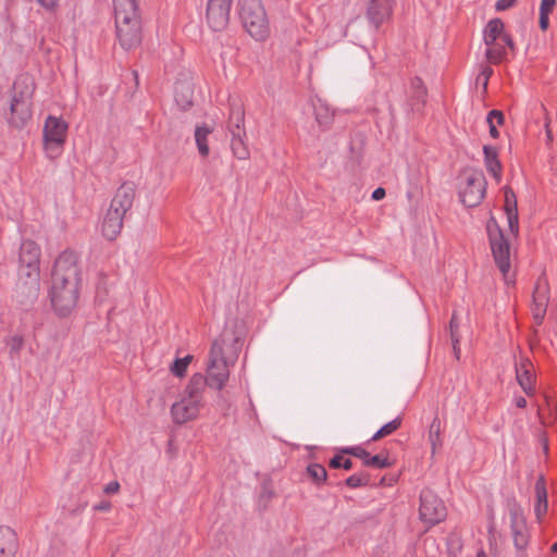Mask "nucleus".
I'll return each mask as SVG.
<instances>
[{
    "label": "nucleus",
    "instance_id": "nucleus-56",
    "mask_svg": "<svg viewBox=\"0 0 557 557\" xmlns=\"http://www.w3.org/2000/svg\"><path fill=\"white\" fill-rule=\"evenodd\" d=\"M534 318H535L537 324L543 323L544 315L536 314V315H534Z\"/></svg>",
    "mask_w": 557,
    "mask_h": 557
},
{
    "label": "nucleus",
    "instance_id": "nucleus-30",
    "mask_svg": "<svg viewBox=\"0 0 557 557\" xmlns=\"http://www.w3.org/2000/svg\"><path fill=\"white\" fill-rule=\"evenodd\" d=\"M411 95L410 98L414 104H424L426 100L428 90L423 81L416 76L410 81Z\"/></svg>",
    "mask_w": 557,
    "mask_h": 557
},
{
    "label": "nucleus",
    "instance_id": "nucleus-57",
    "mask_svg": "<svg viewBox=\"0 0 557 557\" xmlns=\"http://www.w3.org/2000/svg\"><path fill=\"white\" fill-rule=\"evenodd\" d=\"M546 135H547V138L550 140L552 139V132L548 127V124H546Z\"/></svg>",
    "mask_w": 557,
    "mask_h": 557
},
{
    "label": "nucleus",
    "instance_id": "nucleus-60",
    "mask_svg": "<svg viewBox=\"0 0 557 557\" xmlns=\"http://www.w3.org/2000/svg\"><path fill=\"white\" fill-rule=\"evenodd\" d=\"M100 231H101V233H103V232H104V221H102V222L100 223Z\"/></svg>",
    "mask_w": 557,
    "mask_h": 557
},
{
    "label": "nucleus",
    "instance_id": "nucleus-36",
    "mask_svg": "<svg viewBox=\"0 0 557 557\" xmlns=\"http://www.w3.org/2000/svg\"><path fill=\"white\" fill-rule=\"evenodd\" d=\"M370 482V476L366 472L354 473L348 476L345 481L346 485L350 488H357L368 485Z\"/></svg>",
    "mask_w": 557,
    "mask_h": 557
},
{
    "label": "nucleus",
    "instance_id": "nucleus-25",
    "mask_svg": "<svg viewBox=\"0 0 557 557\" xmlns=\"http://www.w3.org/2000/svg\"><path fill=\"white\" fill-rule=\"evenodd\" d=\"M504 28V22L499 17L490 20L483 32L484 44L486 46L494 45V42L505 34Z\"/></svg>",
    "mask_w": 557,
    "mask_h": 557
},
{
    "label": "nucleus",
    "instance_id": "nucleus-14",
    "mask_svg": "<svg viewBox=\"0 0 557 557\" xmlns=\"http://www.w3.org/2000/svg\"><path fill=\"white\" fill-rule=\"evenodd\" d=\"M233 0H209L207 4V23L214 32L223 30L230 21Z\"/></svg>",
    "mask_w": 557,
    "mask_h": 557
},
{
    "label": "nucleus",
    "instance_id": "nucleus-33",
    "mask_svg": "<svg viewBox=\"0 0 557 557\" xmlns=\"http://www.w3.org/2000/svg\"><path fill=\"white\" fill-rule=\"evenodd\" d=\"M511 535L513 540V545L517 550H524L529 544V533L528 528L524 525L523 528L510 529Z\"/></svg>",
    "mask_w": 557,
    "mask_h": 557
},
{
    "label": "nucleus",
    "instance_id": "nucleus-38",
    "mask_svg": "<svg viewBox=\"0 0 557 557\" xmlns=\"http://www.w3.org/2000/svg\"><path fill=\"white\" fill-rule=\"evenodd\" d=\"M191 360V356H186L184 358H176L171 366V372L178 377H182L185 375L187 366Z\"/></svg>",
    "mask_w": 557,
    "mask_h": 557
},
{
    "label": "nucleus",
    "instance_id": "nucleus-44",
    "mask_svg": "<svg viewBox=\"0 0 557 557\" xmlns=\"http://www.w3.org/2000/svg\"><path fill=\"white\" fill-rule=\"evenodd\" d=\"M486 120L495 122V124L502 125L505 121L504 113L499 110H492L487 113Z\"/></svg>",
    "mask_w": 557,
    "mask_h": 557
},
{
    "label": "nucleus",
    "instance_id": "nucleus-5",
    "mask_svg": "<svg viewBox=\"0 0 557 557\" xmlns=\"http://www.w3.org/2000/svg\"><path fill=\"white\" fill-rule=\"evenodd\" d=\"M203 379L193 376L186 386L183 397L171 407L172 419L177 424L195 419L202 405Z\"/></svg>",
    "mask_w": 557,
    "mask_h": 557
},
{
    "label": "nucleus",
    "instance_id": "nucleus-18",
    "mask_svg": "<svg viewBox=\"0 0 557 557\" xmlns=\"http://www.w3.org/2000/svg\"><path fill=\"white\" fill-rule=\"evenodd\" d=\"M504 211L507 216L509 232L517 237L519 234V215L518 205L515 191L509 187H505Z\"/></svg>",
    "mask_w": 557,
    "mask_h": 557
},
{
    "label": "nucleus",
    "instance_id": "nucleus-28",
    "mask_svg": "<svg viewBox=\"0 0 557 557\" xmlns=\"http://www.w3.org/2000/svg\"><path fill=\"white\" fill-rule=\"evenodd\" d=\"M313 112L315 116L317 123L323 128H329L333 123L334 113L331 111L327 104L318 100L317 103L313 104Z\"/></svg>",
    "mask_w": 557,
    "mask_h": 557
},
{
    "label": "nucleus",
    "instance_id": "nucleus-1",
    "mask_svg": "<svg viewBox=\"0 0 557 557\" xmlns=\"http://www.w3.org/2000/svg\"><path fill=\"white\" fill-rule=\"evenodd\" d=\"M244 315H226L224 329L212 343L205 383L214 389H222L230 375V363L238 357L242 343L247 334Z\"/></svg>",
    "mask_w": 557,
    "mask_h": 557
},
{
    "label": "nucleus",
    "instance_id": "nucleus-61",
    "mask_svg": "<svg viewBox=\"0 0 557 557\" xmlns=\"http://www.w3.org/2000/svg\"><path fill=\"white\" fill-rule=\"evenodd\" d=\"M134 75H135V78L137 79L138 78V74L136 72H134Z\"/></svg>",
    "mask_w": 557,
    "mask_h": 557
},
{
    "label": "nucleus",
    "instance_id": "nucleus-55",
    "mask_svg": "<svg viewBox=\"0 0 557 557\" xmlns=\"http://www.w3.org/2000/svg\"><path fill=\"white\" fill-rule=\"evenodd\" d=\"M95 509H97V510H104V500L99 502V503L95 506Z\"/></svg>",
    "mask_w": 557,
    "mask_h": 557
},
{
    "label": "nucleus",
    "instance_id": "nucleus-21",
    "mask_svg": "<svg viewBox=\"0 0 557 557\" xmlns=\"http://www.w3.org/2000/svg\"><path fill=\"white\" fill-rule=\"evenodd\" d=\"M531 362L529 359H524L519 366H516V377L521 386L522 391L527 395H531L534 392V375L531 370Z\"/></svg>",
    "mask_w": 557,
    "mask_h": 557
},
{
    "label": "nucleus",
    "instance_id": "nucleus-50",
    "mask_svg": "<svg viewBox=\"0 0 557 557\" xmlns=\"http://www.w3.org/2000/svg\"><path fill=\"white\" fill-rule=\"evenodd\" d=\"M386 195V191L383 187H377L372 191L371 198L375 201L382 200Z\"/></svg>",
    "mask_w": 557,
    "mask_h": 557
},
{
    "label": "nucleus",
    "instance_id": "nucleus-7",
    "mask_svg": "<svg viewBox=\"0 0 557 557\" xmlns=\"http://www.w3.org/2000/svg\"><path fill=\"white\" fill-rule=\"evenodd\" d=\"M486 232L494 261L506 277L511 267L510 244L493 215L487 220Z\"/></svg>",
    "mask_w": 557,
    "mask_h": 557
},
{
    "label": "nucleus",
    "instance_id": "nucleus-41",
    "mask_svg": "<svg viewBox=\"0 0 557 557\" xmlns=\"http://www.w3.org/2000/svg\"><path fill=\"white\" fill-rule=\"evenodd\" d=\"M330 467L334 469L343 468L345 470H349L352 468V461L349 458L336 455L330 460Z\"/></svg>",
    "mask_w": 557,
    "mask_h": 557
},
{
    "label": "nucleus",
    "instance_id": "nucleus-54",
    "mask_svg": "<svg viewBox=\"0 0 557 557\" xmlns=\"http://www.w3.org/2000/svg\"><path fill=\"white\" fill-rule=\"evenodd\" d=\"M102 96V90H101V87H98L96 94L94 91H91V97L97 101V99L101 98Z\"/></svg>",
    "mask_w": 557,
    "mask_h": 557
},
{
    "label": "nucleus",
    "instance_id": "nucleus-16",
    "mask_svg": "<svg viewBox=\"0 0 557 557\" xmlns=\"http://www.w3.org/2000/svg\"><path fill=\"white\" fill-rule=\"evenodd\" d=\"M34 91L35 84L33 77L28 74L18 75L11 89V102L14 103L17 100L18 102L33 104Z\"/></svg>",
    "mask_w": 557,
    "mask_h": 557
},
{
    "label": "nucleus",
    "instance_id": "nucleus-42",
    "mask_svg": "<svg viewBox=\"0 0 557 557\" xmlns=\"http://www.w3.org/2000/svg\"><path fill=\"white\" fill-rule=\"evenodd\" d=\"M343 453L358 457V458L362 459L363 462L366 461V459L369 458V455H370L364 448H362L360 446H352V447L344 448Z\"/></svg>",
    "mask_w": 557,
    "mask_h": 557
},
{
    "label": "nucleus",
    "instance_id": "nucleus-47",
    "mask_svg": "<svg viewBox=\"0 0 557 557\" xmlns=\"http://www.w3.org/2000/svg\"><path fill=\"white\" fill-rule=\"evenodd\" d=\"M48 11H54L59 7V0H37Z\"/></svg>",
    "mask_w": 557,
    "mask_h": 557
},
{
    "label": "nucleus",
    "instance_id": "nucleus-19",
    "mask_svg": "<svg viewBox=\"0 0 557 557\" xmlns=\"http://www.w3.org/2000/svg\"><path fill=\"white\" fill-rule=\"evenodd\" d=\"M461 318L462 315H451V320L449 322L453 351L457 360L460 358L461 351L459 344L461 339L471 335V330L468 322L463 323Z\"/></svg>",
    "mask_w": 557,
    "mask_h": 557
},
{
    "label": "nucleus",
    "instance_id": "nucleus-2",
    "mask_svg": "<svg viewBox=\"0 0 557 557\" xmlns=\"http://www.w3.org/2000/svg\"><path fill=\"white\" fill-rule=\"evenodd\" d=\"M115 33L124 50L141 42V18L137 0H113Z\"/></svg>",
    "mask_w": 557,
    "mask_h": 557
},
{
    "label": "nucleus",
    "instance_id": "nucleus-22",
    "mask_svg": "<svg viewBox=\"0 0 557 557\" xmlns=\"http://www.w3.org/2000/svg\"><path fill=\"white\" fill-rule=\"evenodd\" d=\"M484 165L486 171L495 178L497 183L502 180L503 166L498 158L496 147L485 145L483 147Z\"/></svg>",
    "mask_w": 557,
    "mask_h": 557
},
{
    "label": "nucleus",
    "instance_id": "nucleus-27",
    "mask_svg": "<svg viewBox=\"0 0 557 557\" xmlns=\"http://www.w3.org/2000/svg\"><path fill=\"white\" fill-rule=\"evenodd\" d=\"M213 128L207 124L198 125L195 129V141L199 154L207 158L210 153L208 137L212 134Z\"/></svg>",
    "mask_w": 557,
    "mask_h": 557
},
{
    "label": "nucleus",
    "instance_id": "nucleus-39",
    "mask_svg": "<svg viewBox=\"0 0 557 557\" xmlns=\"http://www.w3.org/2000/svg\"><path fill=\"white\" fill-rule=\"evenodd\" d=\"M494 71L490 65H483L480 73L476 76V84L482 85L484 91L487 90L488 79L493 75Z\"/></svg>",
    "mask_w": 557,
    "mask_h": 557
},
{
    "label": "nucleus",
    "instance_id": "nucleus-29",
    "mask_svg": "<svg viewBox=\"0 0 557 557\" xmlns=\"http://www.w3.org/2000/svg\"><path fill=\"white\" fill-rule=\"evenodd\" d=\"M507 510L510 517V529L523 528L527 525L523 510L515 498L508 500Z\"/></svg>",
    "mask_w": 557,
    "mask_h": 557
},
{
    "label": "nucleus",
    "instance_id": "nucleus-24",
    "mask_svg": "<svg viewBox=\"0 0 557 557\" xmlns=\"http://www.w3.org/2000/svg\"><path fill=\"white\" fill-rule=\"evenodd\" d=\"M549 301L548 296V284L545 280H539L535 284L534 290H533V305L534 309L543 313L546 312L547 305Z\"/></svg>",
    "mask_w": 557,
    "mask_h": 557
},
{
    "label": "nucleus",
    "instance_id": "nucleus-58",
    "mask_svg": "<svg viewBox=\"0 0 557 557\" xmlns=\"http://www.w3.org/2000/svg\"><path fill=\"white\" fill-rule=\"evenodd\" d=\"M475 557H487L484 550H479Z\"/></svg>",
    "mask_w": 557,
    "mask_h": 557
},
{
    "label": "nucleus",
    "instance_id": "nucleus-37",
    "mask_svg": "<svg viewBox=\"0 0 557 557\" xmlns=\"http://www.w3.org/2000/svg\"><path fill=\"white\" fill-rule=\"evenodd\" d=\"M391 465H392V462L388 460V457L382 456V455H374V456L369 455V458L366 459V461H364V466L373 467L376 469L389 468Z\"/></svg>",
    "mask_w": 557,
    "mask_h": 557
},
{
    "label": "nucleus",
    "instance_id": "nucleus-4",
    "mask_svg": "<svg viewBox=\"0 0 557 557\" xmlns=\"http://www.w3.org/2000/svg\"><path fill=\"white\" fill-rule=\"evenodd\" d=\"M487 182L482 170L463 168L458 174V196L467 208H475L485 198Z\"/></svg>",
    "mask_w": 557,
    "mask_h": 557
},
{
    "label": "nucleus",
    "instance_id": "nucleus-17",
    "mask_svg": "<svg viewBox=\"0 0 557 557\" xmlns=\"http://www.w3.org/2000/svg\"><path fill=\"white\" fill-rule=\"evenodd\" d=\"M32 106L26 102H18L17 100L14 103L10 102V114L7 119L10 126L18 129L26 126L33 116Z\"/></svg>",
    "mask_w": 557,
    "mask_h": 557
},
{
    "label": "nucleus",
    "instance_id": "nucleus-59",
    "mask_svg": "<svg viewBox=\"0 0 557 557\" xmlns=\"http://www.w3.org/2000/svg\"><path fill=\"white\" fill-rule=\"evenodd\" d=\"M550 550L552 553H557V542L552 545Z\"/></svg>",
    "mask_w": 557,
    "mask_h": 557
},
{
    "label": "nucleus",
    "instance_id": "nucleus-11",
    "mask_svg": "<svg viewBox=\"0 0 557 557\" xmlns=\"http://www.w3.org/2000/svg\"><path fill=\"white\" fill-rule=\"evenodd\" d=\"M419 516L421 521L429 525H435L447 516L443 500L431 490H423L420 494Z\"/></svg>",
    "mask_w": 557,
    "mask_h": 557
},
{
    "label": "nucleus",
    "instance_id": "nucleus-34",
    "mask_svg": "<svg viewBox=\"0 0 557 557\" xmlns=\"http://www.w3.org/2000/svg\"><path fill=\"white\" fill-rule=\"evenodd\" d=\"M485 57L490 63L498 64L506 57V50L504 46L494 42V45L487 46Z\"/></svg>",
    "mask_w": 557,
    "mask_h": 557
},
{
    "label": "nucleus",
    "instance_id": "nucleus-48",
    "mask_svg": "<svg viewBox=\"0 0 557 557\" xmlns=\"http://www.w3.org/2000/svg\"><path fill=\"white\" fill-rule=\"evenodd\" d=\"M539 26L542 32H545L549 27V15L540 13Z\"/></svg>",
    "mask_w": 557,
    "mask_h": 557
},
{
    "label": "nucleus",
    "instance_id": "nucleus-10",
    "mask_svg": "<svg viewBox=\"0 0 557 557\" xmlns=\"http://www.w3.org/2000/svg\"><path fill=\"white\" fill-rule=\"evenodd\" d=\"M40 275L17 274L12 300L22 311H29L39 296Z\"/></svg>",
    "mask_w": 557,
    "mask_h": 557
},
{
    "label": "nucleus",
    "instance_id": "nucleus-9",
    "mask_svg": "<svg viewBox=\"0 0 557 557\" xmlns=\"http://www.w3.org/2000/svg\"><path fill=\"white\" fill-rule=\"evenodd\" d=\"M69 124L60 116L48 115L44 129V148L50 159L58 158L63 151Z\"/></svg>",
    "mask_w": 557,
    "mask_h": 557
},
{
    "label": "nucleus",
    "instance_id": "nucleus-35",
    "mask_svg": "<svg viewBox=\"0 0 557 557\" xmlns=\"http://www.w3.org/2000/svg\"><path fill=\"white\" fill-rule=\"evenodd\" d=\"M308 474L312 478V480L320 484L325 482L327 478L326 469L320 463H311L307 467Z\"/></svg>",
    "mask_w": 557,
    "mask_h": 557
},
{
    "label": "nucleus",
    "instance_id": "nucleus-20",
    "mask_svg": "<svg viewBox=\"0 0 557 557\" xmlns=\"http://www.w3.org/2000/svg\"><path fill=\"white\" fill-rule=\"evenodd\" d=\"M17 536L10 527H0V557H14L17 552Z\"/></svg>",
    "mask_w": 557,
    "mask_h": 557
},
{
    "label": "nucleus",
    "instance_id": "nucleus-8",
    "mask_svg": "<svg viewBox=\"0 0 557 557\" xmlns=\"http://www.w3.org/2000/svg\"><path fill=\"white\" fill-rule=\"evenodd\" d=\"M82 272L78 265V256L75 251L66 249L55 259L51 272V283L58 285H81Z\"/></svg>",
    "mask_w": 557,
    "mask_h": 557
},
{
    "label": "nucleus",
    "instance_id": "nucleus-6",
    "mask_svg": "<svg viewBox=\"0 0 557 557\" xmlns=\"http://www.w3.org/2000/svg\"><path fill=\"white\" fill-rule=\"evenodd\" d=\"M239 18L246 32L258 41L270 36V24L261 0H239Z\"/></svg>",
    "mask_w": 557,
    "mask_h": 557
},
{
    "label": "nucleus",
    "instance_id": "nucleus-49",
    "mask_svg": "<svg viewBox=\"0 0 557 557\" xmlns=\"http://www.w3.org/2000/svg\"><path fill=\"white\" fill-rule=\"evenodd\" d=\"M503 42L512 51L515 52L516 50V45H515V41L511 37V35L505 33L503 34L502 38Z\"/></svg>",
    "mask_w": 557,
    "mask_h": 557
},
{
    "label": "nucleus",
    "instance_id": "nucleus-52",
    "mask_svg": "<svg viewBox=\"0 0 557 557\" xmlns=\"http://www.w3.org/2000/svg\"><path fill=\"white\" fill-rule=\"evenodd\" d=\"M120 484L117 481H112L107 483V494L115 493L119 491Z\"/></svg>",
    "mask_w": 557,
    "mask_h": 557
},
{
    "label": "nucleus",
    "instance_id": "nucleus-51",
    "mask_svg": "<svg viewBox=\"0 0 557 557\" xmlns=\"http://www.w3.org/2000/svg\"><path fill=\"white\" fill-rule=\"evenodd\" d=\"M487 124H488V128H490V135L493 137V138H498L499 137V132L496 127V124L495 122H492L491 120H486Z\"/></svg>",
    "mask_w": 557,
    "mask_h": 557
},
{
    "label": "nucleus",
    "instance_id": "nucleus-46",
    "mask_svg": "<svg viewBox=\"0 0 557 557\" xmlns=\"http://www.w3.org/2000/svg\"><path fill=\"white\" fill-rule=\"evenodd\" d=\"M518 0H497L495 3L496 11H505L517 4Z\"/></svg>",
    "mask_w": 557,
    "mask_h": 557
},
{
    "label": "nucleus",
    "instance_id": "nucleus-13",
    "mask_svg": "<svg viewBox=\"0 0 557 557\" xmlns=\"http://www.w3.org/2000/svg\"><path fill=\"white\" fill-rule=\"evenodd\" d=\"M40 256L41 249L36 242L23 240L18 250L17 274L40 275Z\"/></svg>",
    "mask_w": 557,
    "mask_h": 557
},
{
    "label": "nucleus",
    "instance_id": "nucleus-43",
    "mask_svg": "<svg viewBox=\"0 0 557 557\" xmlns=\"http://www.w3.org/2000/svg\"><path fill=\"white\" fill-rule=\"evenodd\" d=\"M440 440V422L437 419H434V421L431 424L430 428V441L432 443L433 448L435 447V442Z\"/></svg>",
    "mask_w": 557,
    "mask_h": 557
},
{
    "label": "nucleus",
    "instance_id": "nucleus-32",
    "mask_svg": "<svg viewBox=\"0 0 557 557\" xmlns=\"http://www.w3.org/2000/svg\"><path fill=\"white\" fill-rule=\"evenodd\" d=\"M401 422L403 419L398 416L389 422L385 423L372 435L371 441H379L382 437L393 434L400 428Z\"/></svg>",
    "mask_w": 557,
    "mask_h": 557
},
{
    "label": "nucleus",
    "instance_id": "nucleus-53",
    "mask_svg": "<svg viewBox=\"0 0 557 557\" xmlns=\"http://www.w3.org/2000/svg\"><path fill=\"white\" fill-rule=\"evenodd\" d=\"M515 404L518 408H524L527 406V400L522 396H516Z\"/></svg>",
    "mask_w": 557,
    "mask_h": 557
},
{
    "label": "nucleus",
    "instance_id": "nucleus-15",
    "mask_svg": "<svg viewBox=\"0 0 557 557\" xmlns=\"http://www.w3.org/2000/svg\"><path fill=\"white\" fill-rule=\"evenodd\" d=\"M394 3L395 0H369L367 18L375 29L392 16Z\"/></svg>",
    "mask_w": 557,
    "mask_h": 557
},
{
    "label": "nucleus",
    "instance_id": "nucleus-40",
    "mask_svg": "<svg viewBox=\"0 0 557 557\" xmlns=\"http://www.w3.org/2000/svg\"><path fill=\"white\" fill-rule=\"evenodd\" d=\"M7 345L9 346L10 355L13 358L15 355H18V352L23 348L24 339L22 336L15 335L7 341Z\"/></svg>",
    "mask_w": 557,
    "mask_h": 557
},
{
    "label": "nucleus",
    "instance_id": "nucleus-12",
    "mask_svg": "<svg viewBox=\"0 0 557 557\" xmlns=\"http://www.w3.org/2000/svg\"><path fill=\"white\" fill-rule=\"evenodd\" d=\"M50 301L55 313H71L79 297V285L51 283Z\"/></svg>",
    "mask_w": 557,
    "mask_h": 557
},
{
    "label": "nucleus",
    "instance_id": "nucleus-31",
    "mask_svg": "<svg viewBox=\"0 0 557 557\" xmlns=\"http://www.w3.org/2000/svg\"><path fill=\"white\" fill-rule=\"evenodd\" d=\"M246 134H232L231 149L233 154L239 160H247L249 158V149L244 140Z\"/></svg>",
    "mask_w": 557,
    "mask_h": 557
},
{
    "label": "nucleus",
    "instance_id": "nucleus-26",
    "mask_svg": "<svg viewBox=\"0 0 557 557\" xmlns=\"http://www.w3.org/2000/svg\"><path fill=\"white\" fill-rule=\"evenodd\" d=\"M245 111L242 106H231L228 117V131L231 134H246L245 131Z\"/></svg>",
    "mask_w": 557,
    "mask_h": 557
},
{
    "label": "nucleus",
    "instance_id": "nucleus-23",
    "mask_svg": "<svg viewBox=\"0 0 557 557\" xmlns=\"http://www.w3.org/2000/svg\"><path fill=\"white\" fill-rule=\"evenodd\" d=\"M535 497L534 512L540 520L547 512L548 508L546 484L543 476H540L535 482Z\"/></svg>",
    "mask_w": 557,
    "mask_h": 557
},
{
    "label": "nucleus",
    "instance_id": "nucleus-3",
    "mask_svg": "<svg viewBox=\"0 0 557 557\" xmlns=\"http://www.w3.org/2000/svg\"><path fill=\"white\" fill-rule=\"evenodd\" d=\"M135 197L136 186L133 182H124L116 189L107 209V239L113 240L121 233L124 218L132 209Z\"/></svg>",
    "mask_w": 557,
    "mask_h": 557
},
{
    "label": "nucleus",
    "instance_id": "nucleus-45",
    "mask_svg": "<svg viewBox=\"0 0 557 557\" xmlns=\"http://www.w3.org/2000/svg\"><path fill=\"white\" fill-rule=\"evenodd\" d=\"M556 5V0H541L540 13L550 14Z\"/></svg>",
    "mask_w": 557,
    "mask_h": 557
}]
</instances>
